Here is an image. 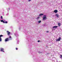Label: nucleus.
I'll list each match as a JSON object with an SVG mask.
<instances>
[{
	"label": "nucleus",
	"instance_id": "15",
	"mask_svg": "<svg viewBox=\"0 0 62 62\" xmlns=\"http://www.w3.org/2000/svg\"><path fill=\"white\" fill-rule=\"evenodd\" d=\"M3 35H0V38H1V37H3Z\"/></svg>",
	"mask_w": 62,
	"mask_h": 62
},
{
	"label": "nucleus",
	"instance_id": "2",
	"mask_svg": "<svg viewBox=\"0 0 62 62\" xmlns=\"http://www.w3.org/2000/svg\"><path fill=\"white\" fill-rule=\"evenodd\" d=\"M0 21L1 22H3V23H8V22L7 21H5V22L4 21H3V20H1Z\"/></svg>",
	"mask_w": 62,
	"mask_h": 62
},
{
	"label": "nucleus",
	"instance_id": "22",
	"mask_svg": "<svg viewBox=\"0 0 62 62\" xmlns=\"http://www.w3.org/2000/svg\"><path fill=\"white\" fill-rule=\"evenodd\" d=\"M47 33H48V32H49V31H46Z\"/></svg>",
	"mask_w": 62,
	"mask_h": 62
},
{
	"label": "nucleus",
	"instance_id": "10",
	"mask_svg": "<svg viewBox=\"0 0 62 62\" xmlns=\"http://www.w3.org/2000/svg\"><path fill=\"white\" fill-rule=\"evenodd\" d=\"M3 50H4V49H3V48H1L0 49V50H1V51L2 52H4V51H3Z\"/></svg>",
	"mask_w": 62,
	"mask_h": 62
},
{
	"label": "nucleus",
	"instance_id": "3",
	"mask_svg": "<svg viewBox=\"0 0 62 62\" xmlns=\"http://www.w3.org/2000/svg\"><path fill=\"white\" fill-rule=\"evenodd\" d=\"M7 35H8V36H9V35H10V32L8 31H7Z\"/></svg>",
	"mask_w": 62,
	"mask_h": 62
},
{
	"label": "nucleus",
	"instance_id": "19",
	"mask_svg": "<svg viewBox=\"0 0 62 62\" xmlns=\"http://www.w3.org/2000/svg\"><path fill=\"white\" fill-rule=\"evenodd\" d=\"M11 37L10 36H9V38H11Z\"/></svg>",
	"mask_w": 62,
	"mask_h": 62
},
{
	"label": "nucleus",
	"instance_id": "20",
	"mask_svg": "<svg viewBox=\"0 0 62 62\" xmlns=\"http://www.w3.org/2000/svg\"><path fill=\"white\" fill-rule=\"evenodd\" d=\"M30 1H31V0H29L28 1H29V2H30Z\"/></svg>",
	"mask_w": 62,
	"mask_h": 62
},
{
	"label": "nucleus",
	"instance_id": "7",
	"mask_svg": "<svg viewBox=\"0 0 62 62\" xmlns=\"http://www.w3.org/2000/svg\"><path fill=\"white\" fill-rule=\"evenodd\" d=\"M58 26L59 27H60V26H61V23H58Z\"/></svg>",
	"mask_w": 62,
	"mask_h": 62
},
{
	"label": "nucleus",
	"instance_id": "5",
	"mask_svg": "<svg viewBox=\"0 0 62 62\" xmlns=\"http://www.w3.org/2000/svg\"><path fill=\"white\" fill-rule=\"evenodd\" d=\"M60 39H61V37H59L58 39H56V41H59L60 40Z\"/></svg>",
	"mask_w": 62,
	"mask_h": 62
},
{
	"label": "nucleus",
	"instance_id": "11",
	"mask_svg": "<svg viewBox=\"0 0 62 62\" xmlns=\"http://www.w3.org/2000/svg\"><path fill=\"white\" fill-rule=\"evenodd\" d=\"M43 14H40L39 15V16H42V15H43Z\"/></svg>",
	"mask_w": 62,
	"mask_h": 62
},
{
	"label": "nucleus",
	"instance_id": "14",
	"mask_svg": "<svg viewBox=\"0 0 62 62\" xmlns=\"http://www.w3.org/2000/svg\"><path fill=\"white\" fill-rule=\"evenodd\" d=\"M0 41H2V39L1 37H0Z\"/></svg>",
	"mask_w": 62,
	"mask_h": 62
},
{
	"label": "nucleus",
	"instance_id": "6",
	"mask_svg": "<svg viewBox=\"0 0 62 62\" xmlns=\"http://www.w3.org/2000/svg\"><path fill=\"white\" fill-rule=\"evenodd\" d=\"M58 12V11L57 10H55L54 11V12H55V13Z\"/></svg>",
	"mask_w": 62,
	"mask_h": 62
},
{
	"label": "nucleus",
	"instance_id": "4",
	"mask_svg": "<svg viewBox=\"0 0 62 62\" xmlns=\"http://www.w3.org/2000/svg\"><path fill=\"white\" fill-rule=\"evenodd\" d=\"M9 39H8V38H7L5 39V42H6V41H9Z\"/></svg>",
	"mask_w": 62,
	"mask_h": 62
},
{
	"label": "nucleus",
	"instance_id": "18",
	"mask_svg": "<svg viewBox=\"0 0 62 62\" xmlns=\"http://www.w3.org/2000/svg\"><path fill=\"white\" fill-rule=\"evenodd\" d=\"M16 50H18V48H16Z\"/></svg>",
	"mask_w": 62,
	"mask_h": 62
},
{
	"label": "nucleus",
	"instance_id": "1",
	"mask_svg": "<svg viewBox=\"0 0 62 62\" xmlns=\"http://www.w3.org/2000/svg\"><path fill=\"white\" fill-rule=\"evenodd\" d=\"M43 19L44 20H46L47 17H46V15H44V16L43 17Z\"/></svg>",
	"mask_w": 62,
	"mask_h": 62
},
{
	"label": "nucleus",
	"instance_id": "12",
	"mask_svg": "<svg viewBox=\"0 0 62 62\" xmlns=\"http://www.w3.org/2000/svg\"><path fill=\"white\" fill-rule=\"evenodd\" d=\"M41 21L40 20V21H38V23H41Z\"/></svg>",
	"mask_w": 62,
	"mask_h": 62
},
{
	"label": "nucleus",
	"instance_id": "17",
	"mask_svg": "<svg viewBox=\"0 0 62 62\" xmlns=\"http://www.w3.org/2000/svg\"><path fill=\"white\" fill-rule=\"evenodd\" d=\"M61 57H60V58H62V55H61Z\"/></svg>",
	"mask_w": 62,
	"mask_h": 62
},
{
	"label": "nucleus",
	"instance_id": "13",
	"mask_svg": "<svg viewBox=\"0 0 62 62\" xmlns=\"http://www.w3.org/2000/svg\"><path fill=\"white\" fill-rule=\"evenodd\" d=\"M40 18L39 17H38L37 18V20H39Z\"/></svg>",
	"mask_w": 62,
	"mask_h": 62
},
{
	"label": "nucleus",
	"instance_id": "16",
	"mask_svg": "<svg viewBox=\"0 0 62 62\" xmlns=\"http://www.w3.org/2000/svg\"><path fill=\"white\" fill-rule=\"evenodd\" d=\"M1 19H3V17H2V16H1Z\"/></svg>",
	"mask_w": 62,
	"mask_h": 62
},
{
	"label": "nucleus",
	"instance_id": "21",
	"mask_svg": "<svg viewBox=\"0 0 62 62\" xmlns=\"http://www.w3.org/2000/svg\"><path fill=\"white\" fill-rule=\"evenodd\" d=\"M39 41H39V40H38V42H39Z\"/></svg>",
	"mask_w": 62,
	"mask_h": 62
},
{
	"label": "nucleus",
	"instance_id": "9",
	"mask_svg": "<svg viewBox=\"0 0 62 62\" xmlns=\"http://www.w3.org/2000/svg\"><path fill=\"white\" fill-rule=\"evenodd\" d=\"M55 16H56L57 17V18H59V15L58 14H57L55 15Z\"/></svg>",
	"mask_w": 62,
	"mask_h": 62
},
{
	"label": "nucleus",
	"instance_id": "8",
	"mask_svg": "<svg viewBox=\"0 0 62 62\" xmlns=\"http://www.w3.org/2000/svg\"><path fill=\"white\" fill-rule=\"evenodd\" d=\"M58 27V26H54L53 27V28H57Z\"/></svg>",
	"mask_w": 62,
	"mask_h": 62
}]
</instances>
